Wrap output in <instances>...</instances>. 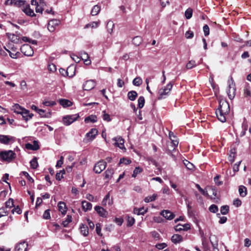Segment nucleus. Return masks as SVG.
Returning a JSON list of instances; mask_svg holds the SVG:
<instances>
[{
  "instance_id": "36",
  "label": "nucleus",
  "mask_w": 251,
  "mask_h": 251,
  "mask_svg": "<svg viewBox=\"0 0 251 251\" xmlns=\"http://www.w3.org/2000/svg\"><path fill=\"white\" fill-rule=\"evenodd\" d=\"M239 192L240 196L244 197L247 195V189L246 188L243 186L241 185L239 187Z\"/></svg>"
},
{
  "instance_id": "25",
  "label": "nucleus",
  "mask_w": 251,
  "mask_h": 251,
  "mask_svg": "<svg viewBox=\"0 0 251 251\" xmlns=\"http://www.w3.org/2000/svg\"><path fill=\"white\" fill-rule=\"evenodd\" d=\"M207 190L208 192V194H210L211 196H213V197H211V199H215V198L217 197V189L213 186H209L207 187Z\"/></svg>"
},
{
  "instance_id": "34",
  "label": "nucleus",
  "mask_w": 251,
  "mask_h": 251,
  "mask_svg": "<svg viewBox=\"0 0 251 251\" xmlns=\"http://www.w3.org/2000/svg\"><path fill=\"white\" fill-rule=\"evenodd\" d=\"M97 121V117L95 115H91L88 117H87L86 118H85V120H84L85 122H86V123L91 122L93 123H95Z\"/></svg>"
},
{
  "instance_id": "40",
  "label": "nucleus",
  "mask_w": 251,
  "mask_h": 251,
  "mask_svg": "<svg viewBox=\"0 0 251 251\" xmlns=\"http://www.w3.org/2000/svg\"><path fill=\"white\" fill-rule=\"evenodd\" d=\"M72 221V217L71 215H68L65 220L62 222V225L64 227H67L68 225Z\"/></svg>"
},
{
  "instance_id": "28",
  "label": "nucleus",
  "mask_w": 251,
  "mask_h": 251,
  "mask_svg": "<svg viewBox=\"0 0 251 251\" xmlns=\"http://www.w3.org/2000/svg\"><path fill=\"white\" fill-rule=\"evenodd\" d=\"M110 193L108 192L107 195L104 197L103 198L102 201V204L103 206H105L107 204V203L109 205H112V200L110 199Z\"/></svg>"
},
{
  "instance_id": "35",
  "label": "nucleus",
  "mask_w": 251,
  "mask_h": 251,
  "mask_svg": "<svg viewBox=\"0 0 251 251\" xmlns=\"http://www.w3.org/2000/svg\"><path fill=\"white\" fill-rule=\"evenodd\" d=\"M146 212L147 210H145L144 207L140 208H135L133 210L134 213L138 215H144Z\"/></svg>"
},
{
  "instance_id": "62",
  "label": "nucleus",
  "mask_w": 251,
  "mask_h": 251,
  "mask_svg": "<svg viewBox=\"0 0 251 251\" xmlns=\"http://www.w3.org/2000/svg\"><path fill=\"white\" fill-rule=\"evenodd\" d=\"M185 35V37L187 39H191L193 37L194 33L191 31L188 30L186 32Z\"/></svg>"
},
{
  "instance_id": "10",
  "label": "nucleus",
  "mask_w": 251,
  "mask_h": 251,
  "mask_svg": "<svg viewBox=\"0 0 251 251\" xmlns=\"http://www.w3.org/2000/svg\"><path fill=\"white\" fill-rule=\"evenodd\" d=\"M217 109L227 114L230 110L229 103L226 101L220 100L219 105Z\"/></svg>"
},
{
  "instance_id": "2",
  "label": "nucleus",
  "mask_w": 251,
  "mask_h": 251,
  "mask_svg": "<svg viewBox=\"0 0 251 251\" xmlns=\"http://www.w3.org/2000/svg\"><path fill=\"white\" fill-rule=\"evenodd\" d=\"M4 48L9 53L11 58L17 59L20 57V53L18 51L17 47L12 43H8Z\"/></svg>"
},
{
  "instance_id": "7",
  "label": "nucleus",
  "mask_w": 251,
  "mask_h": 251,
  "mask_svg": "<svg viewBox=\"0 0 251 251\" xmlns=\"http://www.w3.org/2000/svg\"><path fill=\"white\" fill-rule=\"evenodd\" d=\"M79 117V115L78 114L67 115L63 118L62 121L65 125L69 126L74 122Z\"/></svg>"
},
{
  "instance_id": "9",
  "label": "nucleus",
  "mask_w": 251,
  "mask_h": 251,
  "mask_svg": "<svg viewBox=\"0 0 251 251\" xmlns=\"http://www.w3.org/2000/svg\"><path fill=\"white\" fill-rule=\"evenodd\" d=\"M106 165L107 163L105 161L102 160H100L95 164L93 169L94 171L96 174H100L105 169Z\"/></svg>"
},
{
  "instance_id": "21",
  "label": "nucleus",
  "mask_w": 251,
  "mask_h": 251,
  "mask_svg": "<svg viewBox=\"0 0 251 251\" xmlns=\"http://www.w3.org/2000/svg\"><path fill=\"white\" fill-rule=\"evenodd\" d=\"M98 132V130L96 128H92L89 132L87 133L86 136L89 138L91 141H92L96 138Z\"/></svg>"
},
{
  "instance_id": "29",
  "label": "nucleus",
  "mask_w": 251,
  "mask_h": 251,
  "mask_svg": "<svg viewBox=\"0 0 251 251\" xmlns=\"http://www.w3.org/2000/svg\"><path fill=\"white\" fill-rule=\"evenodd\" d=\"M138 94L135 91H130L127 93L128 99L131 101L135 100Z\"/></svg>"
},
{
  "instance_id": "58",
  "label": "nucleus",
  "mask_w": 251,
  "mask_h": 251,
  "mask_svg": "<svg viewBox=\"0 0 251 251\" xmlns=\"http://www.w3.org/2000/svg\"><path fill=\"white\" fill-rule=\"evenodd\" d=\"M203 30L204 32V35L205 36H208L209 34V27L207 25H205L203 27Z\"/></svg>"
},
{
  "instance_id": "24",
  "label": "nucleus",
  "mask_w": 251,
  "mask_h": 251,
  "mask_svg": "<svg viewBox=\"0 0 251 251\" xmlns=\"http://www.w3.org/2000/svg\"><path fill=\"white\" fill-rule=\"evenodd\" d=\"M171 240L174 244H177L182 241L183 238L180 235L176 234L172 236Z\"/></svg>"
},
{
  "instance_id": "37",
  "label": "nucleus",
  "mask_w": 251,
  "mask_h": 251,
  "mask_svg": "<svg viewBox=\"0 0 251 251\" xmlns=\"http://www.w3.org/2000/svg\"><path fill=\"white\" fill-rule=\"evenodd\" d=\"M132 42L135 45L139 46L142 42V38L141 36H136L133 39Z\"/></svg>"
},
{
  "instance_id": "52",
  "label": "nucleus",
  "mask_w": 251,
  "mask_h": 251,
  "mask_svg": "<svg viewBox=\"0 0 251 251\" xmlns=\"http://www.w3.org/2000/svg\"><path fill=\"white\" fill-rule=\"evenodd\" d=\"M209 210L212 213H215L218 211V207L215 204H212L209 207Z\"/></svg>"
},
{
  "instance_id": "41",
  "label": "nucleus",
  "mask_w": 251,
  "mask_h": 251,
  "mask_svg": "<svg viewBox=\"0 0 251 251\" xmlns=\"http://www.w3.org/2000/svg\"><path fill=\"white\" fill-rule=\"evenodd\" d=\"M138 106L139 108H142L143 107L145 104V99L143 96H140L139 97L138 100Z\"/></svg>"
},
{
  "instance_id": "55",
  "label": "nucleus",
  "mask_w": 251,
  "mask_h": 251,
  "mask_svg": "<svg viewBox=\"0 0 251 251\" xmlns=\"http://www.w3.org/2000/svg\"><path fill=\"white\" fill-rule=\"evenodd\" d=\"M50 209H47L45 211L43 215V218L44 219L49 220L50 218Z\"/></svg>"
},
{
  "instance_id": "4",
  "label": "nucleus",
  "mask_w": 251,
  "mask_h": 251,
  "mask_svg": "<svg viewBox=\"0 0 251 251\" xmlns=\"http://www.w3.org/2000/svg\"><path fill=\"white\" fill-rule=\"evenodd\" d=\"M173 83L172 82L169 83L164 88H161L158 91V100L165 99L169 94L172 89Z\"/></svg>"
},
{
  "instance_id": "38",
  "label": "nucleus",
  "mask_w": 251,
  "mask_h": 251,
  "mask_svg": "<svg viewBox=\"0 0 251 251\" xmlns=\"http://www.w3.org/2000/svg\"><path fill=\"white\" fill-rule=\"evenodd\" d=\"M24 11L26 15L29 16L30 17H33L36 15L34 13L33 10L31 9L29 7H26L24 9Z\"/></svg>"
},
{
  "instance_id": "64",
  "label": "nucleus",
  "mask_w": 251,
  "mask_h": 251,
  "mask_svg": "<svg viewBox=\"0 0 251 251\" xmlns=\"http://www.w3.org/2000/svg\"><path fill=\"white\" fill-rule=\"evenodd\" d=\"M63 157L61 156L60 158V159L58 160L57 162L56 167L60 168L62 166V164H63Z\"/></svg>"
},
{
  "instance_id": "26",
  "label": "nucleus",
  "mask_w": 251,
  "mask_h": 251,
  "mask_svg": "<svg viewBox=\"0 0 251 251\" xmlns=\"http://www.w3.org/2000/svg\"><path fill=\"white\" fill-rule=\"evenodd\" d=\"M59 102L63 107H67L73 105V103L69 100L66 99H60Z\"/></svg>"
},
{
  "instance_id": "20",
  "label": "nucleus",
  "mask_w": 251,
  "mask_h": 251,
  "mask_svg": "<svg viewBox=\"0 0 251 251\" xmlns=\"http://www.w3.org/2000/svg\"><path fill=\"white\" fill-rule=\"evenodd\" d=\"M215 113L218 120L220 121L222 123H224L226 121V115L227 114L223 113L222 111L218 109H216Z\"/></svg>"
},
{
  "instance_id": "54",
  "label": "nucleus",
  "mask_w": 251,
  "mask_h": 251,
  "mask_svg": "<svg viewBox=\"0 0 251 251\" xmlns=\"http://www.w3.org/2000/svg\"><path fill=\"white\" fill-rule=\"evenodd\" d=\"M13 206V201L12 199H9V200L5 202V208H11Z\"/></svg>"
},
{
  "instance_id": "61",
  "label": "nucleus",
  "mask_w": 251,
  "mask_h": 251,
  "mask_svg": "<svg viewBox=\"0 0 251 251\" xmlns=\"http://www.w3.org/2000/svg\"><path fill=\"white\" fill-rule=\"evenodd\" d=\"M196 186L197 188L201 192V193L205 196L208 195V194L207 192H205V191L201 187L200 185L198 184H196Z\"/></svg>"
},
{
  "instance_id": "16",
  "label": "nucleus",
  "mask_w": 251,
  "mask_h": 251,
  "mask_svg": "<svg viewBox=\"0 0 251 251\" xmlns=\"http://www.w3.org/2000/svg\"><path fill=\"white\" fill-rule=\"evenodd\" d=\"M178 144V141L176 138L172 139L171 142L167 145V148L169 151L170 152L172 151H174L176 148Z\"/></svg>"
},
{
  "instance_id": "47",
  "label": "nucleus",
  "mask_w": 251,
  "mask_h": 251,
  "mask_svg": "<svg viewBox=\"0 0 251 251\" xmlns=\"http://www.w3.org/2000/svg\"><path fill=\"white\" fill-rule=\"evenodd\" d=\"M114 26V24L113 23V22L112 21H109L107 22L106 27H107V31L109 33H111L112 32L113 28Z\"/></svg>"
},
{
  "instance_id": "17",
  "label": "nucleus",
  "mask_w": 251,
  "mask_h": 251,
  "mask_svg": "<svg viewBox=\"0 0 251 251\" xmlns=\"http://www.w3.org/2000/svg\"><path fill=\"white\" fill-rule=\"evenodd\" d=\"M160 214L166 219L169 220H172L175 217L174 214L168 210H162Z\"/></svg>"
},
{
  "instance_id": "18",
  "label": "nucleus",
  "mask_w": 251,
  "mask_h": 251,
  "mask_svg": "<svg viewBox=\"0 0 251 251\" xmlns=\"http://www.w3.org/2000/svg\"><path fill=\"white\" fill-rule=\"evenodd\" d=\"M21 115L22 116L24 120L25 121H27L28 120L31 119L33 116V114L32 113H30L29 111L25 109V108L21 113Z\"/></svg>"
},
{
  "instance_id": "51",
  "label": "nucleus",
  "mask_w": 251,
  "mask_h": 251,
  "mask_svg": "<svg viewBox=\"0 0 251 251\" xmlns=\"http://www.w3.org/2000/svg\"><path fill=\"white\" fill-rule=\"evenodd\" d=\"M96 231L97 233L100 236H102V234L101 232V225L100 223H97L96 225Z\"/></svg>"
},
{
  "instance_id": "13",
  "label": "nucleus",
  "mask_w": 251,
  "mask_h": 251,
  "mask_svg": "<svg viewBox=\"0 0 251 251\" xmlns=\"http://www.w3.org/2000/svg\"><path fill=\"white\" fill-rule=\"evenodd\" d=\"M115 141L114 145L118 147L119 148L122 150H126V148L124 146V140L121 137H116L113 139Z\"/></svg>"
},
{
  "instance_id": "14",
  "label": "nucleus",
  "mask_w": 251,
  "mask_h": 251,
  "mask_svg": "<svg viewBox=\"0 0 251 251\" xmlns=\"http://www.w3.org/2000/svg\"><path fill=\"white\" fill-rule=\"evenodd\" d=\"M28 250V244L23 241L16 245L15 248V251H27Z\"/></svg>"
},
{
  "instance_id": "42",
  "label": "nucleus",
  "mask_w": 251,
  "mask_h": 251,
  "mask_svg": "<svg viewBox=\"0 0 251 251\" xmlns=\"http://www.w3.org/2000/svg\"><path fill=\"white\" fill-rule=\"evenodd\" d=\"M131 161L125 157H123L122 158H121L119 163V165H120L122 164H125V165H128L131 163Z\"/></svg>"
},
{
  "instance_id": "39",
  "label": "nucleus",
  "mask_w": 251,
  "mask_h": 251,
  "mask_svg": "<svg viewBox=\"0 0 251 251\" xmlns=\"http://www.w3.org/2000/svg\"><path fill=\"white\" fill-rule=\"evenodd\" d=\"M30 167L32 169H35L37 168L38 166V163L37 162V159L36 157H34L30 161Z\"/></svg>"
},
{
  "instance_id": "15",
  "label": "nucleus",
  "mask_w": 251,
  "mask_h": 251,
  "mask_svg": "<svg viewBox=\"0 0 251 251\" xmlns=\"http://www.w3.org/2000/svg\"><path fill=\"white\" fill-rule=\"evenodd\" d=\"M94 209L99 214V215L101 217H106L108 215L107 211L103 207L97 205L95 206Z\"/></svg>"
},
{
  "instance_id": "22",
  "label": "nucleus",
  "mask_w": 251,
  "mask_h": 251,
  "mask_svg": "<svg viewBox=\"0 0 251 251\" xmlns=\"http://www.w3.org/2000/svg\"><path fill=\"white\" fill-rule=\"evenodd\" d=\"M58 207L59 211H60L63 215L66 214L67 210V207L64 202L59 201L58 203Z\"/></svg>"
},
{
  "instance_id": "45",
  "label": "nucleus",
  "mask_w": 251,
  "mask_h": 251,
  "mask_svg": "<svg viewBox=\"0 0 251 251\" xmlns=\"http://www.w3.org/2000/svg\"><path fill=\"white\" fill-rule=\"evenodd\" d=\"M132 83L134 85L139 86L142 84V80L140 77H137L133 79Z\"/></svg>"
},
{
  "instance_id": "56",
  "label": "nucleus",
  "mask_w": 251,
  "mask_h": 251,
  "mask_svg": "<svg viewBox=\"0 0 251 251\" xmlns=\"http://www.w3.org/2000/svg\"><path fill=\"white\" fill-rule=\"evenodd\" d=\"M102 118L104 121L107 122H110L111 121V118L110 117V115L106 113L105 111H102Z\"/></svg>"
},
{
  "instance_id": "57",
  "label": "nucleus",
  "mask_w": 251,
  "mask_h": 251,
  "mask_svg": "<svg viewBox=\"0 0 251 251\" xmlns=\"http://www.w3.org/2000/svg\"><path fill=\"white\" fill-rule=\"evenodd\" d=\"M89 57V55H88V54L86 52H85L84 51L81 52V53H80V58L84 61L85 60H86V59H88Z\"/></svg>"
},
{
  "instance_id": "63",
  "label": "nucleus",
  "mask_w": 251,
  "mask_h": 251,
  "mask_svg": "<svg viewBox=\"0 0 251 251\" xmlns=\"http://www.w3.org/2000/svg\"><path fill=\"white\" fill-rule=\"evenodd\" d=\"M127 225L128 226H132L135 223V219L133 217H128L127 218Z\"/></svg>"
},
{
  "instance_id": "31",
  "label": "nucleus",
  "mask_w": 251,
  "mask_h": 251,
  "mask_svg": "<svg viewBox=\"0 0 251 251\" xmlns=\"http://www.w3.org/2000/svg\"><path fill=\"white\" fill-rule=\"evenodd\" d=\"M74 70V67L73 66H70L68 67L66 70H65L63 69H60L59 70L60 73L62 74V75L65 76L66 75H69V70H72L73 71Z\"/></svg>"
},
{
  "instance_id": "53",
  "label": "nucleus",
  "mask_w": 251,
  "mask_h": 251,
  "mask_svg": "<svg viewBox=\"0 0 251 251\" xmlns=\"http://www.w3.org/2000/svg\"><path fill=\"white\" fill-rule=\"evenodd\" d=\"M99 26V23L98 22H92L90 24H87L85 28H89V27H91L92 28H97Z\"/></svg>"
},
{
  "instance_id": "12",
  "label": "nucleus",
  "mask_w": 251,
  "mask_h": 251,
  "mask_svg": "<svg viewBox=\"0 0 251 251\" xmlns=\"http://www.w3.org/2000/svg\"><path fill=\"white\" fill-rule=\"evenodd\" d=\"M96 82L92 79L87 80L83 85L84 90L89 91L94 88L96 86Z\"/></svg>"
},
{
  "instance_id": "1",
  "label": "nucleus",
  "mask_w": 251,
  "mask_h": 251,
  "mask_svg": "<svg viewBox=\"0 0 251 251\" xmlns=\"http://www.w3.org/2000/svg\"><path fill=\"white\" fill-rule=\"evenodd\" d=\"M6 35L9 41V43H14L16 44H20L23 43L24 41H27V37L22 36V35L18 32L15 33H6Z\"/></svg>"
},
{
  "instance_id": "23",
  "label": "nucleus",
  "mask_w": 251,
  "mask_h": 251,
  "mask_svg": "<svg viewBox=\"0 0 251 251\" xmlns=\"http://www.w3.org/2000/svg\"><path fill=\"white\" fill-rule=\"evenodd\" d=\"M82 208L84 211H87L91 210L92 204L86 201H83L81 202Z\"/></svg>"
},
{
  "instance_id": "44",
  "label": "nucleus",
  "mask_w": 251,
  "mask_h": 251,
  "mask_svg": "<svg viewBox=\"0 0 251 251\" xmlns=\"http://www.w3.org/2000/svg\"><path fill=\"white\" fill-rule=\"evenodd\" d=\"M192 14L193 10L190 8H188L185 12V16L187 19H190L192 16Z\"/></svg>"
},
{
  "instance_id": "30",
  "label": "nucleus",
  "mask_w": 251,
  "mask_h": 251,
  "mask_svg": "<svg viewBox=\"0 0 251 251\" xmlns=\"http://www.w3.org/2000/svg\"><path fill=\"white\" fill-rule=\"evenodd\" d=\"M80 229L81 233L84 236L88 235L89 233L88 228L86 225L81 224L80 226Z\"/></svg>"
},
{
  "instance_id": "46",
  "label": "nucleus",
  "mask_w": 251,
  "mask_h": 251,
  "mask_svg": "<svg viewBox=\"0 0 251 251\" xmlns=\"http://www.w3.org/2000/svg\"><path fill=\"white\" fill-rule=\"evenodd\" d=\"M229 212V206L228 205H223L221 207V213L223 215H226Z\"/></svg>"
},
{
  "instance_id": "27",
  "label": "nucleus",
  "mask_w": 251,
  "mask_h": 251,
  "mask_svg": "<svg viewBox=\"0 0 251 251\" xmlns=\"http://www.w3.org/2000/svg\"><path fill=\"white\" fill-rule=\"evenodd\" d=\"M24 109L18 104H15L12 107V110L18 114H21Z\"/></svg>"
},
{
  "instance_id": "19",
  "label": "nucleus",
  "mask_w": 251,
  "mask_h": 251,
  "mask_svg": "<svg viewBox=\"0 0 251 251\" xmlns=\"http://www.w3.org/2000/svg\"><path fill=\"white\" fill-rule=\"evenodd\" d=\"M114 170L112 168H108L104 172V178L107 179V182H108V181L109 179H110L113 175L114 174Z\"/></svg>"
},
{
  "instance_id": "11",
  "label": "nucleus",
  "mask_w": 251,
  "mask_h": 251,
  "mask_svg": "<svg viewBox=\"0 0 251 251\" xmlns=\"http://www.w3.org/2000/svg\"><path fill=\"white\" fill-rule=\"evenodd\" d=\"M60 21L56 19L50 20L48 23V28L50 32H53L60 24Z\"/></svg>"
},
{
  "instance_id": "50",
  "label": "nucleus",
  "mask_w": 251,
  "mask_h": 251,
  "mask_svg": "<svg viewBox=\"0 0 251 251\" xmlns=\"http://www.w3.org/2000/svg\"><path fill=\"white\" fill-rule=\"evenodd\" d=\"M37 113L41 116L42 117H45V118H49L50 117V114H45V110L40 109Z\"/></svg>"
},
{
  "instance_id": "3",
  "label": "nucleus",
  "mask_w": 251,
  "mask_h": 251,
  "mask_svg": "<svg viewBox=\"0 0 251 251\" xmlns=\"http://www.w3.org/2000/svg\"><path fill=\"white\" fill-rule=\"evenodd\" d=\"M16 157V153L12 150L1 151L0 159L3 161L10 162Z\"/></svg>"
},
{
  "instance_id": "43",
  "label": "nucleus",
  "mask_w": 251,
  "mask_h": 251,
  "mask_svg": "<svg viewBox=\"0 0 251 251\" xmlns=\"http://www.w3.org/2000/svg\"><path fill=\"white\" fill-rule=\"evenodd\" d=\"M142 171L143 169L140 167H136L133 171L132 177H135L138 174L142 173Z\"/></svg>"
},
{
  "instance_id": "33",
  "label": "nucleus",
  "mask_w": 251,
  "mask_h": 251,
  "mask_svg": "<svg viewBox=\"0 0 251 251\" xmlns=\"http://www.w3.org/2000/svg\"><path fill=\"white\" fill-rule=\"evenodd\" d=\"M100 10V7L98 5H95L91 10V14L92 16H96L99 14Z\"/></svg>"
},
{
  "instance_id": "5",
  "label": "nucleus",
  "mask_w": 251,
  "mask_h": 251,
  "mask_svg": "<svg viewBox=\"0 0 251 251\" xmlns=\"http://www.w3.org/2000/svg\"><path fill=\"white\" fill-rule=\"evenodd\" d=\"M228 89L227 90V94L228 98L230 100H232L235 97L236 91L235 83H234L233 79L232 77H230V79L228 80Z\"/></svg>"
},
{
  "instance_id": "60",
  "label": "nucleus",
  "mask_w": 251,
  "mask_h": 251,
  "mask_svg": "<svg viewBox=\"0 0 251 251\" xmlns=\"http://www.w3.org/2000/svg\"><path fill=\"white\" fill-rule=\"evenodd\" d=\"M22 173L30 182L31 183L34 182V179L29 176L27 172L24 171L22 172Z\"/></svg>"
},
{
  "instance_id": "32",
  "label": "nucleus",
  "mask_w": 251,
  "mask_h": 251,
  "mask_svg": "<svg viewBox=\"0 0 251 251\" xmlns=\"http://www.w3.org/2000/svg\"><path fill=\"white\" fill-rule=\"evenodd\" d=\"M157 197H158V195L157 194H153L151 196H148L146 197L144 199V201L145 202L148 203V202L155 201Z\"/></svg>"
},
{
  "instance_id": "49",
  "label": "nucleus",
  "mask_w": 251,
  "mask_h": 251,
  "mask_svg": "<svg viewBox=\"0 0 251 251\" xmlns=\"http://www.w3.org/2000/svg\"><path fill=\"white\" fill-rule=\"evenodd\" d=\"M196 65H197L195 61L192 60L189 61V62L187 63L186 65V68H187V69H190L193 68V67H195V66H196Z\"/></svg>"
},
{
  "instance_id": "8",
  "label": "nucleus",
  "mask_w": 251,
  "mask_h": 251,
  "mask_svg": "<svg viewBox=\"0 0 251 251\" xmlns=\"http://www.w3.org/2000/svg\"><path fill=\"white\" fill-rule=\"evenodd\" d=\"M21 52L25 56H31L34 51L31 47L28 44H24L20 48Z\"/></svg>"
},
{
  "instance_id": "6",
  "label": "nucleus",
  "mask_w": 251,
  "mask_h": 251,
  "mask_svg": "<svg viewBox=\"0 0 251 251\" xmlns=\"http://www.w3.org/2000/svg\"><path fill=\"white\" fill-rule=\"evenodd\" d=\"M16 138L10 135L0 134V143L5 145H11L15 142Z\"/></svg>"
},
{
  "instance_id": "48",
  "label": "nucleus",
  "mask_w": 251,
  "mask_h": 251,
  "mask_svg": "<svg viewBox=\"0 0 251 251\" xmlns=\"http://www.w3.org/2000/svg\"><path fill=\"white\" fill-rule=\"evenodd\" d=\"M183 163L186 166V167L190 170H192L194 168V165L189 161H188V160H184L183 161Z\"/></svg>"
},
{
  "instance_id": "59",
  "label": "nucleus",
  "mask_w": 251,
  "mask_h": 251,
  "mask_svg": "<svg viewBox=\"0 0 251 251\" xmlns=\"http://www.w3.org/2000/svg\"><path fill=\"white\" fill-rule=\"evenodd\" d=\"M167 244L165 243L157 244L155 247L158 250H162L167 247Z\"/></svg>"
}]
</instances>
